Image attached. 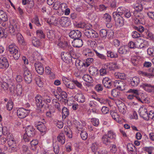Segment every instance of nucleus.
Listing matches in <instances>:
<instances>
[{
	"mask_svg": "<svg viewBox=\"0 0 154 154\" xmlns=\"http://www.w3.org/2000/svg\"><path fill=\"white\" fill-rule=\"evenodd\" d=\"M36 125L37 128L41 132H45L46 130V128L44 124L41 122H39Z\"/></svg>",
	"mask_w": 154,
	"mask_h": 154,
	"instance_id": "nucleus-27",
	"label": "nucleus"
},
{
	"mask_svg": "<svg viewBox=\"0 0 154 154\" xmlns=\"http://www.w3.org/2000/svg\"><path fill=\"white\" fill-rule=\"evenodd\" d=\"M102 140L103 143L106 145H109L111 143V140L106 134L102 136Z\"/></svg>",
	"mask_w": 154,
	"mask_h": 154,
	"instance_id": "nucleus-28",
	"label": "nucleus"
},
{
	"mask_svg": "<svg viewBox=\"0 0 154 154\" xmlns=\"http://www.w3.org/2000/svg\"><path fill=\"white\" fill-rule=\"evenodd\" d=\"M62 117L65 119L69 115V109L67 108L63 107L62 109Z\"/></svg>",
	"mask_w": 154,
	"mask_h": 154,
	"instance_id": "nucleus-34",
	"label": "nucleus"
},
{
	"mask_svg": "<svg viewBox=\"0 0 154 154\" xmlns=\"http://www.w3.org/2000/svg\"><path fill=\"white\" fill-rule=\"evenodd\" d=\"M143 7L142 5H138L137 6H135L134 7L135 11L133 12V14L136 17H139V15H137V14L142 11L143 9Z\"/></svg>",
	"mask_w": 154,
	"mask_h": 154,
	"instance_id": "nucleus-18",
	"label": "nucleus"
},
{
	"mask_svg": "<svg viewBox=\"0 0 154 154\" xmlns=\"http://www.w3.org/2000/svg\"><path fill=\"white\" fill-rule=\"evenodd\" d=\"M35 103L37 107L45 106V104L43 103V100L42 97L39 94H37L35 98Z\"/></svg>",
	"mask_w": 154,
	"mask_h": 154,
	"instance_id": "nucleus-10",
	"label": "nucleus"
},
{
	"mask_svg": "<svg viewBox=\"0 0 154 154\" xmlns=\"http://www.w3.org/2000/svg\"><path fill=\"white\" fill-rule=\"evenodd\" d=\"M78 27L81 28H85V29H91L92 25L90 23H81L78 25Z\"/></svg>",
	"mask_w": 154,
	"mask_h": 154,
	"instance_id": "nucleus-35",
	"label": "nucleus"
},
{
	"mask_svg": "<svg viewBox=\"0 0 154 154\" xmlns=\"http://www.w3.org/2000/svg\"><path fill=\"white\" fill-rule=\"evenodd\" d=\"M130 84L133 87H136L140 82L139 79L137 77H134L130 79Z\"/></svg>",
	"mask_w": 154,
	"mask_h": 154,
	"instance_id": "nucleus-19",
	"label": "nucleus"
},
{
	"mask_svg": "<svg viewBox=\"0 0 154 154\" xmlns=\"http://www.w3.org/2000/svg\"><path fill=\"white\" fill-rule=\"evenodd\" d=\"M37 36L40 38H44L45 37V35L42 30H38L36 31Z\"/></svg>",
	"mask_w": 154,
	"mask_h": 154,
	"instance_id": "nucleus-41",
	"label": "nucleus"
},
{
	"mask_svg": "<svg viewBox=\"0 0 154 154\" xmlns=\"http://www.w3.org/2000/svg\"><path fill=\"white\" fill-rule=\"evenodd\" d=\"M0 19L4 22L7 21L8 20L7 16L3 10H0Z\"/></svg>",
	"mask_w": 154,
	"mask_h": 154,
	"instance_id": "nucleus-31",
	"label": "nucleus"
},
{
	"mask_svg": "<svg viewBox=\"0 0 154 154\" xmlns=\"http://www.w3.org/2000/svg\"><path fill=\"white\" fill-rule=\"evenodd\" d=\"M83 79L85 82L89 83H92L93 82L92 78L88 74L84 75L83 77Z\"/></svg>",
	"mask_w": 154,
	"mask_h": 154,
	"instance_id": "nucleus-33",
	"label": "nucleus"
},
{
	"mask_svg": "<svg viewBox=\"0 0 154 154\" xmlns=\"http://www.w3.org/2000/svg\"><path fill=\"white\" fill-rule=\"evenodd\" d=\"M140 116L145 120L147 119L148 112L147 109L145 107H140L139 110Z\"/></svg>",
	"mask_w": 154,
	"mask_h": 154,
	"instance_id": "nucleus-12",
	"label": "nucleus"
},
{
	"mask_svg": "<svg viewBox=\"0 0 154 154\" xmlns=\"http://www.w3.org/2000/svg\"><path fill=\"white\" fill-rule=\"evenodd\" d=\"M72 82L74 84V85H75L78 88L82 89V83L81 82H79L76 80H73Z\"/></svg>",
	"mask_w": 154,
	"mask_h": 154,
	"instance_id": "nucleus-56",
	"label": "nucleus"
},
{
	"mask_svg": "<svg viewBox=\"0 0 154 154\" xmlns=\"http://www.w3.org/2000/svg\"><path fill=\"white\" fill-rule=\"evenodd\" d=\"M47 23L50 24H54L57 23L56 19L54 17H51L50 19L47 20Z\"/></svg>",
	"mask_w": 154,
	"mask_h": 154,
	"instance_id": "nucleus-59",
	"label": "nucleus"
},
{
	"mask_svg": "<svg viewBox=\"0 0 154 154\" xmlns=\"http://www.w3.org/2000/svg\"><path fill=\"white\" fill-rule=\"evenodd\" d=\"M120 92L118 90V89H113L111 91V95L115 97H119L120 95Z\"/></svg>",
	"mask_w": 154,
	"mask_h": 154,
	"instance_id": "nucleus-47",
	"label": "nucleus"
},
{
	"mask_svg": "<svg viewBox=\"0 0 154 154\" xmlns=\"http://www.w3.org/2000/svg\"><path fill=\"white\" fill-rule=\"evenodd\" d=\"M14 29L12 25H10L9 27V33L12 35H14L16 34V31Z\"/></svg>",
	"mask_w": 154,
	"mask_h": 154,
	"instance_id": "nucleus-64",
	"label": "nucleus"
},
{
	"mask_svg": "<svg viewBox=\"0 0 154 154\" xmlns=\"http://www.w3.org/2000/svg\"><path fill=\"white\" fill-rule=\"evenodd\" d=\"M60 23L63 27H66L69 25L70 22L68 17H62L60 20Z\"/></svg>",
	"mask_w": 154,
	"mask_h": 154,
	"instance_id": "nucleus-16",
	"label": "nucleus"
},
{
	"mask_svg": "<svg viewBox=\"0 0 154 154\" xmlns=\"http://www.w3.org/2000/svg\"><path fill=\"white\" fill-rule=\"evenodd\" d=\"M68 51L66 52V53H68L70 55L73 54L74 52L75 51L73 47L71 45H69L67 48Z\"/></svg>",
	"mask_w": 154,
	"mask_h": 154,
	"instance_id": "nucleus-61",
	"label": "nucleus"
},
{
	"mask_svg": "<svg viewBox=\"0 0 154 154\" xmlns=\"http://www.w3.org/2000/svg\"><path fill=\"white\" fill-rule=\"evenodd\" d=\"M113 17L116 22V23L120 26H122L124 24V18L121 16L118 15L117 13H114Z\"/></svg>",
	"mask_w": 154,
	"mask_h": 154,
	"instance_id": "nucleus-6",
	"label": "nucleus"
},
{
	"mask_svg": "<svg viewBox=\"0 0 154 154\" xmlns=\"http://www.w3.org/2000/svg\"><path fill=\"white\" fill-rule=\"evenodd\" d=\"M80 135L82 138L84 140H86L88 137L87 133L84 131H81Z\"/></svg>",
	"mask_w": 154,
	"mask_h": 154,
	"instance_id": "nucleus-60",
	"label": "nucleus"
},
{
	"mask_svg": "<svg viewBox=\"0 0 154 154\" xmlns=\"http://www.w3.org/2000/svg\"><path fill=\"white\" fill-rule=\"evenodd\" d=\"M116 75L118 76V77L121 79L125 80L126 79V76L124 73H115Z\"/></svg>",
	"mask_w": 154,
	"mask_h": 154,
	"instance_id": "nucleus-58",
	"label": "nucleus"
},
{
	"mask_svg": "<svg viewBox=\"0 0 154 154\" xmlns=\"http://www.w3.org/2000/svg\"><path fill=\"white\" fill-rule=\"evenodd\" d=\"M9 66V63L7 59L5 57L2 59L0 58V68L4 69H7Z\"/></svg>",
	"mask_w": 154,
	"mask_h": 154,
	"instance_id": "nucleus-13",
	"label": "nucleus"
},
{
	"mask_svg": "<svg viewBox=\"0 0 154 154\" xmlns=\"http://www.w3.org/2000/svg\"><path fill=\"white\" fill-rule=\"evenodd\" d=\"M84 34L89 38H97L99 36L98 34L96 32L92 29H85Z\"/></svg>",
	"mask_w": 154,
	"mask_h": 154,
	"instance_id": "nucleus-4",
	"label": "nucleus"
},
{
	"mask_svg": "<svg viewBox=\"0 0 154 154\" xmlns=\"http://www.w3.org/2000/svg\"><path fill=\"white\" fill-rule=\"evenodd\" d=\"M107 55L108 57L112 58H116L118 57L117 54H115L110 51H107Z\"/></svg>",
	"mask_w": 154,
	"mask_h": 154,
	"instance_id": "nucleus-49",
	"label": "nucleus"
},
{
	"mask_svg": "<svg viewBox=\"0 0 154 154\" xmlns=\"http://www.w3.org/2000/svg\"><path fill=\"white\" fill-rule=\"evenodd\" d=\"M47 37L49 40L52 41L55 38V32L53 30H48L47 32Z\"/></svg>",
	"mask_w": 154,
	"mask_h": 154,
	"instance_id": "nucleus-26",
	"label": "nucleus"
},
{
	"mask_svg": "<svg viewBox=\"0 0 154 154\" xmlns=\"http://www.w3.org/2000/svg\"><path fill=\"white\" fill-rule=\"evenodd\" d=\"M93 60L94 59L92 58H88L86 60V61L85 62H84L83 65L84 66H86L88 67L90 65V64L92 63Z\"/></svg>",
	"mask_w": 154,
	"mask_h": 154,
	"instance_id": "nucleus-51",
	"label": "nucleus"
},
{
	"mask_svg": "<svg viewBox=\"0 0 154 154\" xmlns=\"http://www.w3.org/2000/svg\"><path fill=\"white\" fill-rule=\"evenodd\" d=\"M35 67L37 72L39 74L42 75L44 72L42 64L40 62H36L35 64Z\"/></svg>",
	"mask_w": 154,
	"mask_h": 154,
	"instance_id": "nucleus-14",
	"label": "nucleus"
},
{
	"mask_svg": "<svg viewBox=\"0 0 154 154\" xmlns=\"http://www.w3.org/2000/svg\"><path fill=\"white\" fill-rule=\"evenodd\" d=\"M127 46H124L121 47L119 48L118 52L121 54H126L128 51L127 50Z\"/></svg>",
	"mask_w": 154,
	"mask_h": 154,
	"instance_id": "nucleus-48",
	"label": "nucleus"
},
{
	"mask_svg": "<svg viewBox=\"0 0 154 154\" xmlns=\"http://www.w3.org/2000/svg\"><path fill=\"white\" fill-rule=\"evenodd\" d=\"M8 142L9 146L12 149L14 150L16 147V143L14 139L8 140Z\"/></svg>",
	"mask_w": 154,
	"mask_h": 154,
	"instance_id": "nucleus-32",
	"label": "nucleus"
},
{
	"mask_svg": "<svg viewBox=\"0 0 154 154\" xmlns=\"http://www.w3.org/2000/svg\"><path fill=\"white\" fill-rule=\"evenodd\" d=\"M31 149L34 151L38 150L37 149V147L38 146V141L37 140H32L30 142Z\"/></svg>",
	"mask_w": 154,
	"mask_h": 154,
	"instance_id": "nucleus-24",
	"label": "nucleus"
},
{
	"mask_svg": "<svg viewBox=\"0 0 154 154\" xmlns=\"http://www.w3.org/2000/svg\"><path fill=\"white\" fill-rule=\"evenodd\" d=\"M113 84L114 86L120 91L125 90L127 86L126 82L124 81L116 80Z\"/></svg>",
	"mask_w": 154,
	"mask_h": 154,
	"instance_id": "nucleus-1",
	"label": "nucleus"
},
{
	"mask_svg": "<svg viewBox=\"0 0 154 154\" xmlns=\"http://www.w3.org/2000/svg\"><path fill=\"white\" fill-rule=\"evenodd\" d=\"M106 135L111 140L116 139V135L112 131H108L107 134Z\"/></svg>",
	"mask_w": 154,
	"mask_h": 154,
	"instance_id": "nucleus-46",
	"label": "nucleus"
},
{
	"mask_svg": "<svg viewBox=\"0 0 154 154\" xmlns=\"http://www.w3.org/2000/svg\"><path fill=\"white\" fill-rule=\"evenodd\" d=\"M58 141L62 144H64L65 142V138L64 134L60 133L57 137Z\"/></svg>",
	"mask_w": 154,
	"mask_h": 154,
	"instance_id": "nucleus-29",
	"label": "nucleus"
},
{
	"mask_svg": "<svg viewBox=\"0 0 154 154\" xmlns=\"http://www.w3.org/2000/svg\"><path fill=\"white\" fill-rule=\"evenodd\" d=\"M32 43L34 46L36 47H38L41 45L39 40L35 37L32 38Z\"/></svg>",
	"mask_w": 154,
	"mask_h": 154,
	"instance_id": "nucleus-45",
	"label": "nucleus"
},
{
	"mask_svg": "<svg viewBox=\"0 0 154 154\" xmlns=\"http://www.w3.org/2000/svg\"><path fill=\"white\" fill-rule=\"evenodd\" d=\"M117 106L120 112L123 114L126 112V107L124 103L121 102L117 105Z\"/></svg>",
	"mask_w": 154,
	"mask_h": 154,
	"instance_id": "nucleus-25",
	"label": "nucleus"
},
{
	"mask_svg": "<svg viewBox=\"0 0 154 154\" xmlns=\"http://www.w3.org/2000/svg\"><path fill=\"white\" fill-rule=\"evenodd\" d=\"M69 37L74 39L80 38L82 36L81 32L78 30L71 31L69 33Z\"/></svg>",
	"mask_w": 154,
	"mask_h": 154,
	"instance_id": "nucleus-9",
	"label": "nucleus"
},
{
	"mask_svg": "<svg viewBox=\"0 0 154 154\" xmlns=\"http://www.w3.org/2000/svg\"><path fill=\"white\" fill-rule=\"evenodd\" d=\"M128 150L132 154H137L136 149L132 144L128 143L127 145Z\"/></svg>",
	"mask_w": 154,
	"mask_h": 154,
	"instance_id": "nucleus-22",
	"label": "nucleus"
},
{
	"mask_svg": "<svg viewBox=\"0 0 154 154\" xmlns=\"http://www.w3.org/2000/svg\"><path fill=\"white\" fill-rule=\"evenodd\" d=\"M110 113L112 118L116 121L118 122L119 121V116L117 113L116 110H111Z\"/></svg>",
	"mask_w": 154,
	"mask_h": 154,
	"instance_id": "nucleus-30",
	"label": "nucleus"
},
{
	"mask_svg": "<svg viewBox=\"0 0 154 154\" xmlns=\"http://www.w3.org/2000/svg\"><path fill=\"white\" fill-rule=\"evenodd\" d=\"M109 71V70H114L118 68V66L116 63H110L105 64Z\"/></svg>",
	"mask_w": 154,
	"mask_h": 154,
	"instance_id": "nucleus-21",
	"label": "nucleus"
},
{
	"mask_svg": "<svg viewBox=\"0 0 154 154\" xmlns=\"http://www.w3.org/2000/svg\"><path fill=\"white\" fill-rule=\"evenodd\" d=\"M140 87L145 91L149 92H154V85L147 83H143L140 85Z\"/></svg>",
	"mask_w": 154,
	"mask_h": 154,
	"instance_id": "nucleus-7",
	"label": "nucleus"
},
{
	"mask_svg": "<svg viewBox=\"0 0 154 154\" xmlns=\"http://www.w3.org/2000/svg\"><path fill=\"white\" fill-rule=\"evenodd\" d=\"M60 94L62 101H64L65 103H67L68 100L67 99V94L66 92L64 91H62L61 93Z\"/></svg>",
	"mask_w": 154,
	"mask_h": 154,
	"instance_id": "nucleus-44",
	"label": "nucleus"
},
{
	"mask_svg": "<svg viewBox=\"0 0 154 154\" xmlns=\"http://www.w3.org/2000/svg\"><path fill=\"white\" fill-rule=\"evenodd\" d=\"M125 10H124L122 7L118 8L116 12H114L112 13V15H113L114 13H117L118 15L120 16H121L123 14L125 13Z\"/></svg>",
	"mask_w": 154,
	"mask_h": 154,
	"instance_id": "nucleus-43",
	"label": "nucleus"
},
{
	"mask_svg": "<svg viewBox=\"0 0 154 154\" xmlns=\"http://www.w3.org/2000/svg\"><path fill=\"white\" fill-rule=\"evenodd\" d=\"M13 103L11 100H9L6 105L7 109L9 111L11 110L13 107Z\"/></svg>",
	"mask_w": 154,
	"mask_h": 154,
	"instance_id": "nucleus-53",
	"label": "nucleus"
},
{
	"mask_svg": "<svg viewBox=\"0 0 154 154\" xmlns=\"http://www.w3.org/2000/svg\"><path fill=\"white\" fill-rule=\"evenodd\" d=\"M89 72L90 74L94 76H96L99 73L98 69L95 67L90 66L89 69Z\"/></svg>",
	"mask_w": 154,
	"mask_h": 154,
	"instance_id": "nucleus-23",
	"label": "nucleus"
},
{
	"mask_svg": "<svg viewBox=\"0 0 154 154\" xmlns=\"http://www.w3.org/2000/svg\"><path fill=\"white\" fill-rule=\"evenodd\" d=\"M9 89L12 94H15L17 95H20L22 94V86L20 85H17L16 87L12 85L9 86Z\"/></svg>",
	"mask_w": 154,
	"mask_h": 154,
	"instance_id": "nucleus-2",
	"label": "nucleus"
},
{
	"mask_svg": "<svg viewBox=\"0 0 154 154\" xmlns=\"http://www.w3.org/2000/svg\"><path fill=\"white\" fill-rule=\"evenodd\" d=\"M131 62L133 65L135 66L138 64L139 60L137 57L136 56H132L131 58Z\"/></svg>",
	"mask_w": 154,
	"mask_h": 154,
	"instance_id": "nucleus-50",
	"label": "nucleus"
},
{
	"mask_svg": "<svg viewBox=\"0 0 154 154\" xmlns=\"http://www.w3.org/2000/svg\"><path fill=\"white\" fill-rule=\"evenodd\" d=\"M61 56L62 59L66 63H69L72 62L71 55L68 53H66V52L62 53Z\"/></svg>",
	"mask_w": 154,
	"mask_h": 154,
	"instance_id": "nucleus-8",
	"label": "nucleus"
},
{
	"mask_svg": "<svg viewBox=\"0 0 154 154\" xmlns=\"http://www.w3.org/2000/svg\"><path fill=\"white\" fill-rule=\"evenodd\" d=\"M73 46L75 48H79L83 45V42L80 38L73 39L72 42Z\"/></svg>",
	"mask_w": 154,
	"mask_h": 154,
	"instance_id": "nucleus-15",
	"label": "nucleus"
},
{
	"mask_svg": "<svg viewBox=\"0 0 154 154\" xmlns=\"http://www.w3.org/2000/svg\"><path fill=\"white\" fill-rule=\"evenodd\" d=\"M60 2L57 1H55L53 5V8L55 10H59L60 9Z\"/></svg>",
	"mask_w": 154,
	"mask_h": 154,
	"instance_id": "nucleus-54",
	"label": "nucleus"
},
{
	"mask_svg": "<svg viewBox=\"0 0 154 154\" xmlns=\"http://www.w3.org/2000/svg\"><path fill=\"white\" fill-rule=\"evenodd\" d=\"M23 77L25 82L27 84L30 83L32 80V75L31 73L28 70L27 68L24 66Z\"/></svg>",
	"mask_w": 154,
	"mask_h": 154,
	"instance_id": "nucleus-3",
	"label": "nucleus"
},
{
	"mask_svg": "<svg viewBox=\"0 0 154 154\" xmlns=\"http://www.w3.org/2000/svg\"><path fill=\"white\" fill-rule=\"evenodd\" d=\"M108 32L105 29H102L99 32V35L100 37L103 39H105L107 37Z\"/></svg>",
	"mask_w": 154,
	"mask_h": 154,
	"instance_id": "nucleus-38",
	"label": "nucleus"
},
{
	"mask_svg": "<svg viewBox=\"0 0 154 154\" xmlns=\"http://www.w3.org/2000/svg\"><path fill=\"white\" fill-rule=\"evenodd\" d=\"M102 18L104 20L108 23L110 22L111 21V17L108 13H105L103 15Z\"/></svg>",
	"mask_w": 154,
	"mask_h": 154,
	"instance_id": "nucleus-39",
	"label": "nucleus"
},
{
	"mask_svg": "<svg viewBox=\"0 0 154 154\" xmlns=\"http://www.w3.org/2000/svg\"><path fill=\"white\" fill-rule=\"evenodd\" d=\"M60 38L59 39L58 42V45L59 46L63 49L65 48L66 47L67 48L68 46H69L67 42H66L60 41Z\"/></svg>",
	"mask_w": 154,
	"mask_h": 154,
	"instance_id": "nucleus-40",
	"label": "nucleus"
},
{
	"mask_svg": "<svg viewBox=\"0 0 154 154\" xmlns=\"http://www.w3.org/2000/svg\"><path fill=\"white\" fill-rule=\"evenodd\" d=\"M64 131L65 134H66L69 138H72V131L69 128H68V129L66 128L64 130Z\"/></svg>",
	"mask_w": 154,
	"mask_h": 154,
	"instance_id": "nucleus-52",
	"label": "nucleus"
},
{
	"mask_svg": "<svg viewBox=\"0 0 154 154\" xmlns=\"http://www.w3.org/2000/svg\"><path fill=\"white\" fill-rule=\"evenodd\" d=\"M109 70L105 65L103 66L102 68L100 70V74L101 75H104L106 74L109 72Z\"/></svg>",
	"mask_w": 154,
	"mask_h": 154,
	"instance_id": "nucleus-37",
	"label": "nucleus"
},
{
	"mask_svg": "<svg viewBox=\"0 0 154 154\" xmlns=\"http://www.w3.org/2000/svg\"><path fill=\"white\" fill-rule=\"evenodd\" d=\"M83 54L86 57H92L94 55V53L88 48L84 49L83 51Z\"/></svg>",
	"mask_w": 154,
	"mask_h": 154,
	"instance_id": "nucleus-20",
	"label": "nucleus"
},
{
	"mask_svg": "<svg viewBox=\"0 0 154 154\" xmlns=\"http://www.w3.org/2000/svg\"><path fill=\"white\" fill-rule=\"evenodd\" d=\"M84 63H83L82 61H81L80 60L78 59H76L75 60V64L78 69H79L81 68V66H83V64Z\"/></svg>",
	"mask_w": 154,
	"mask_h": 154,
	"instance_id": "nucleus-42",
	"label": "nucleus"
},
{
	"mask_svg": "<svg viewBox=\"0 0 154 154\" xmlns=\"http://www.w3.org/2000/svg\"><path fill=\"white\" fill-rule=\"evenodd\" d=\"M134 29L137 30L140 32H142L144 30V28L142 26H133Z\"/></svg>",
	"mask_w": 154,
	"mask_h": 154,
	"instance_id": "nucleus-57",
	"label": "nucleus"
},
{
	"mask_svg": "<svg viewBox=\"0 0 154 154\" xmlns=\"http://www.w3.org/2000/svg\"><path fill=\"white\" fill-rule=\"evenodd\" d=\"M96 56L99 58L104 60H106V58L105 56L103 54H100V53L97 52L96 50H94Z\"/></svg>",
	"mask_w": 154,
	"mask_h": 154,
	"instance_id": "nucleus-55",
	"label": "nucleus"
},
{
	"mask_svg": "<svg viewBox=\"0 0 154 154\" xmlns=\"http://www.w3.org/2000/svg\"><path fill=\"white\" fill-rule=\"evenodd\" d=\"M75 97L77 101L81 103H83L85 101V97L82 93H77Z\"/></svg>",
	"mask_w": 154,
	"mask_h": 154,
	"instance_id": "nucleus-17",
	"label": "nucleus"
},
{
	"mask_svg": "<svg viewBox=\"0 0 154 154\" xmlns=\"http://www.w3.org/2000/svg\"><path fill=\"white\" fill-rule=\"evenodd\" d=\"M30 112L29 110L23 108H19L17 111V114L20 118L23 119L26 117Z\"/></svg>",
	"mask_w": 154,
	"mask_h": 154,
	"instance_id": "nucleus-5",
	"label": "nucleus"
},
{
	"mask_svg": "<svg viewBox=\"0 0 154 154\" xmlns=\"http://www.w3.org/2000/svg\"><path fill=\"white\" fill-rule=\"evenodd\" d=\"M26 133L27 136L30 137H33L35 134V129L31 126H28L26 129Z\"/></svg>",
	"mask_w": 154,
	"mask_h": 154,
	"instance_id": "nucleus-11",
	"label": "nucleus"
},
{
	"mask_svg": "<svg viewBox=\"0 0 154 154\" xmlns=\"http://www.w3.org/2000/svg\"><path fill=\"white\" fill-rule=\"evenodd\" d=\"M54 151L56 154H58L59 151V148L57 143L53 144Z\"/></svg>",
	"mask_w": 154,
	"mask_h": 154,
	"instance_id": "nucleus-62",
	"label": "nucleus"
},
{
	"mask_svg": "<svg viewBox=\"0 0 154 154\" xmlns=\"http://www.w3.org/2000/svg\"><path fill=\"white\" fill-rule=\"evenodd\" d=\"M17 47L15 45H9L8 48V51L11 54H12L16 52L18 50L17 49Z\"/></svg>",
	"mask_w": 154,
	"mask_h": 154,
	"instance_id": "nucleus-36",
	"label": "nucleus"
},
{
	"mask_svg": "<svg viewBox=\"0 0 154 154\" xmlns=\"http://www.w3.org/2000/svg\"><path fill=\"white\" fill-rule=\"evenodd\" d=\"M54 112L55 111L54 110L50 109L49 111L46 112V116L48 117L51 118L52 116L54 115Z\"/></svg>",
	"mask_w": 154,
	"mask_h": 154,
	"instance_id": "nucleus-63",
	"label": "nucleus"
}]
</instances>
